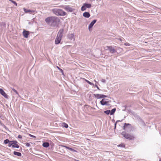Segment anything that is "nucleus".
I'll return each mask as SVG.
<instances>
[{"mask_svg":"<svg viewBox=\"0 0 161 161\" xmlns=\"http://www.w3.org/2000/svg\"><path fill=\"white\" fill-rule=\"evenodd\" d=\"M45 21L48 25L52 27H55L59 23L60 19L56 16H50L47 18Z\"/></svg>","mask_w":161,"mask_h":161,"instance_id":"f257e3e1","label":"nucleus"},{"mask_svg":"<svg viewBox=\"0 0 161 161\" xmlns=\"http://www.w3.org/2000/svg\"><path fill=\"white\" fill-rule=\"evenodd\" d=\"M52 12L57 16H64L66 14V13L61 9L54 8L52 9Z\"/></svg>","mask_w":161,"mask_h":161,"instance_id":"f03ea898","label":"nucleus"},{"mask_svg":"<svg viewBox=\"0 0 161 161\" xmlns=\"http://www.w3.org/2000/svg\"><path fill=\"white\" fill-rule=\"evenodd\" d=\"M121 135L124 136L125 138L129 140H132L134 139V136L127 133L125 131H123L121 133Z\"/></svg>","mask_w":161,"mask_h":161,"instance_id":"7ed1b4c3","label":"nucleus"},{"mask_svg":"<svg viewBox=\"0 0 161 161\" xmlns=\"http://www.w3.org/2000/svg\"><path fill=\"white\" fill-rule=\"evenodd\" d=\"M106 50H108L112 54L116 52V50L112 46H107L105 48Z\"/></svg>","mask_w":161,"mask_h":161,"instance_id":"20e7f679","label":"nucleus"},{"mask_svg":"<svg viewBox=\"0 0 161 161\" xmlns=\"http://www.w3.org/2000/svg\"><path fill=\"white\" fill-rule=\"evenodd\" d=\"M91 5L90 3H84L81 8V10L82 11L85 10L87 8H90L91 7Z\"/></svg>","mask_w":161,"mask_h":161,"instance_id":"39448f33","label":"nucleus"},{"mask_svg":"<svg viewBox=\"0 0 161 161\" xmlns=\"http://www.w3.org/2000/svg\"><path fill=\"white\" fill-rule=\"evenodd\" d=\"M63 8L67 12H72L75 10V9L69 5H65L64 6Z\"/></svg>","mask_w":161,"mask_h":161,"instance_id":"423d86ee","label":"nucleus"},{"mask_svg":"<svg viewBox=\"0 0 161 161\" xmlns=\"http://www.w3.org/2000/svg\"><path fill=\"white\" fill-rule=\"evenodd\" d=\"M67 39L69 40L74 42L75 41V36L74 34H69L67 36Z\"/></svg>","mask_w":161,"mask_h":161,"instance_id":"0eeeda50","label":"nucleus"},{"mask_svg":"<svg viewBox=\"0 0 161 161\" xmlns=\"http://www.w3.org/2000/svg\"><path fill=\"white\" fill-rule=\"evenodd\" d=\"M93 95L97 99H100L106 97H107V96L99 94H94Z\"/></svg>","mask_w":161,"mask_h":161,"instance_id":"6e6552de","label":"nucleus"},{"mask_svg":"<svg viewBox=\"0 0 161 161\" xmlns=\"http://www.w3.org/2000/svg\"><path fill=\"white\" fill-rule=\"evenodd\" d=\"M108 100V99L103 98L100 101V103L102 105H109L108 104V102L107 101Z\"/></svg>","mask_w":161,"mask_h":161,"instance_id":"1a4fd4ad","label":"nucleus"},{"mask_svg":"<svg viewBox=\"0 0 161 161\" xmlns=\"http://www.w3.org/2000/svg\"><path fill=\"white\" fill-rule=\"evenodd\" d=\"M0 93L5 98L8 99L9 96L5 93L4 91L1 88H0Z\"/></svg>","mask_w":161,"mask_h":161,"instance_id":"9d476101","label":"nucleus"},{"mask_svg":"<svg viewBox=\"0 0 161 161\" xmlns=\"http://www.w3.org/2000/svg\"><path fill=\"white\" fill-rule=\"evenodd\" d=\"M63 32H64L63 29L60 30L57 34L56 37L62 38L63 36Z\"/></svg>","mask_w":161,"mask_h":161,"instance_id":"9b49d317","label":"nucleus"},{"mask_svg":"<svg viewBox=\"0 0 161 161\" xmlns=\"http://www.w3.org/2000/svg\"><path fill=\"white\" fill-rule=\"evenodd\" d=\"M29 32L28 31L24 30L23 32V35L24 37L25 38H27L28 37L29 35Z\"/></svg>","mask_w":161,"mask_h":161,"instance_id":"f8f14e48","label":"nucleus"},{"mask_svg":"<svg viewBox=\"0 0 161 161\" xmlns=\"http://www.w3.org/2000/svg\"><path fill=\"white\" fill-rule=\"evenodd\" d=\"M97 20L96 19H94L91 23L88 26V29L89 30H90V28H92L93 27L94 25L97 22Z\"/></svg>","mask_w":161,"mask_h":161,"instance_id":"ddd939ff","label":"nucleus"},{"mask_svg":"<svg viewBox=\"0 0 161 161\" xmlns=\"http://www.w3.org/2000/svg\"><path fill=\"white\" fill-rule=\"evenodd\" d=\"M62 38L56 37L55 41V44L57 45L59 44Z\"/></svg>","mask_w":161,"mask_h":161,"instance_id":"4468645a","label":"nucleus"},{"mask_svg":"<svg viewBox=\"0 0 161 161\" xmlns=\"http://www.w3.org/2000/svg\"><path fill=\"white\" fill-rule=\"evenodd\" d=\"M83 16L86 18H88L90 17V14L89 12H86L83 13Z\"/></svg>","mask_w":161,"mask_h":161,"instance_id":"2eb2a0df","label":"nucleus"},{"mask_svg":"<svg viewBox=\"0 0 161 161\" xmlns=\"http://www.w3.org/2000/svg\"><path fill=\"white\" fill-rule=\"evenodd\" d=\"M128 127L130 128H131L130 125L129 124L125 123L124 124V125L123 126V129L125 130H127V129Z\"/></svg>","mask_w":161,"mask_h":161,"instance_id":"dca6fc26","label":"nucleus"},{"mask_svg":"<svg viewBox=\"0 0 161 161\" xmlns=\"http://www.w3.org/2000/svg\"><path fill=\"white\" fill-rule=\"evenodd\" d=\"M24 11L26 13H34L35 11V10H28V9H27L25 8H24Z\"/></svg>","mask_w":161,"mask_h":161,"instance_id":"f3484780","label":"nucleus"},{"mask_svg":"<svg viewBox=\"0 0 161 161\" xmlns=\"http://www.w3.org/2000/svg\"><path fill=\"white\" fill-rule=\"evenodd\" d=\"M63 146V147H64L65 148H66L67 149H68L69 150H70V151H71L72 152H77V151L76 150H75L72 149V148H70V147H68L67 146Z\"/></svg>","mask_w":161,"mask_h":161,"instance_id":"a211bd4d","label":"nucleus"},{"mask_svg":"<svg viewBox=\"0 0 161 161\" xmlns=\"http://www.w3.org/2000/svg\"><path fill=\"white\" fill-rule=\"evenodd\" d=\"M49 143L47 142H45L42 144V146L45 147H47L49 146Z\"/></svg>","mask_w":161,"mask_h":161,"instance_id":"6ab92c4d","label":"nucleus"},{"mask_svg":"<svg viewBox=\"0 0 161 161\" xmlns=\"http://www.w3.org/2000/svg\"><path fill=\"white\" fill-rule=\"evenodd\" d=\"M14 154L15 155H17L18 156H21V154L20 153L14 151Z\"/></svg>","mask_w":161,"mask_h":161,"instance_id":"aec40b11","label":"nucleus"},{"mask_svg":"<svg viewBox=\"0 0 161 161\" xmlns=\"http://www.w3.org/2000/svg\"><path fill=\"white\" fill-rule=\"evenodd\" d=\"M116 110V109L115 108H114L111 111H110V115H112L113 114L114 112H115V111Z\"/></svg>","mask_w":161,"mask_h":161,"instance_id":"412c9836","label":"nucleus"},{"mask_svg":"<svg viewBox=\"0 0 161 161\" xmlns=\"http://www.w3.org/2000/svg\"><path fill=\"white\" fill-rule=\"evenodd\" d=\"M62 126L65 127V128H67L68 127V124L65 123H63L62 124Z\"/></svg>","mask_w":161,"mask_h":161,"instance_id":"4be33fe9","label":"nucleus"},{"mask_svg":"<svg viewBox=\"0 0 161 161\" xmlns=\"http://www.w3.org/2000/svg\"><path fill=\"white\" fill-rule=\"evenodd\" d=\"M85 81L86 82L88 83L89 85H92V86H94V84L92 83L89 81L87 80L86 79H85Z\"/></svg>","mask_w":161,"mask_h":161,"instance_id":"5701e85b","label":"nucleus"},{"mask_svg":"<svg viewBox=\"0 0 161 161\" xmlns=\"http://www.w3.org/2000/svg\"><path fill=\"white\" fill-rule=\"evenodd\" d=\"M19 146L16 144H14L13 145H12V147H13V148H19Z\"/></svg>","mask_w":161,"mask_h":161,"instance_id":"b1692460","label":"nucleus"},{"mask_svg":"<svg viewBox=\"0 0 161 161\" xmlns=\"http://www.w3.org/2000/svg\"><path fill=\"white\" fill-rule=\"evenodd\" d=\"M12 91H13L16 94L19 96V94L18 92L16 90H15L14 88H12Z\"/></svg>","mask_w":161,"mask_h":161,"instance_id":"393cba45","label":"nucleus"},{"mask_svg":"<svg viewBox=\"0 0 161 161\" xmlns=\"http://www.w3.org/2000/svg\"><path fill=\"white\" fill-rule=\"evenodd\" d=\"M104 113L108 115L109 114H110V110H107L105 111H104Z\"/></svg>","mask_w":161,"mask_h":161,"instance_id":"a878e982","label":"nucleus"},{"mask_svg":"<svg viewBox=\"0 0 161 161\" xmlns=\"http://www.w3.org/2000/svg\"><path fill=\"white\" fill-rule=\"evenodd\" d=\"M9 1L13 3L15 6H17V3L15 1L13 0H9Z\"/></svg>","mask_w":161,"mask_h":161,"instance_id":"bb28decb","label":"nucleus"},{"mask_svg":"<svg viewBox=\"0 0 161 161\" xmlns=\"http://www.w3.org/2000/svg\"><path fill=\"white\" fill-rule=\"evenodd\" d=\"M4 142L5 144H6L8 143L9 142V141L8 139H6L4 140Z\"/></svg>","mask_w":161,"mask_h":161,"instance_id":"cd10ccee","label":"nucleus"},{"mask_svg":"<svg viewBox=\"0 0 161 161\" xmlns=\"http://www.w3.org/2000/svg\"><path fill=\"white\" fill-rule=\"evenodd\" d=\"M57 68H58V69H59V70L61 72V73H62V74H64V73H63V70H62V69H60V68H59L58 66H57Z\"/></svg>","mask_w":161,"mask_h":161,"instance_id":"c85d7f7f","label":"nucleus"},{"mask_svg":"<svg viewBox=\"0 0 161 161\" xmlns=\"http://www.w3.org/2000/svg\"><path fill=\"white\" fill-rule=\"evenodd\" d=\"M12 142V141H9V143H8V146L9 147H10L11 146L12 147V145H13L12 143V142Z\"/></svg>","mask_w":161,"mask_h":161,"instance_id":"c756f323","label":"nucleus"},{"mask_svg":"<svg viewBox=\"0 0 161 161\" xmlns=\"http://www.w3.org/2000/svg\"><path fill=\"white\" fill-rule=\"evenodd\" d=\"M119 147H125V145L123 143H121L119 145Z\"/></svg>","mask_w":161,"mask_h":161,"instance_id":"7c9ffc66","label":"nucleus"},{"mask_svg":"<svg viewBox=\"0 0 161 161\" xmlns=\"http://www.w3.org/2000/svg\"><path fill=\"white\" fill-rule=\"evenodd\" d=\"M13 145L16 144L17 143V142L16 141H12V142Z\"/></svg>","mask_w":161,"mask_h":161,"instance_id":"2f4dec72","label":"nucleus"},{"mask_svg":"<svg viewBox=\"0 0 161 161\" xmlns=\"http://www.w3.org/2000/svg\"><path fill=\"white\" fill-rule=\"evenodd\" d=\"M120 121H121L120 120H117L116 123H115V124H114V129H115L116 128V124L118 122H120Z\"/></svg>","mask_w":161,"mask_h":161,"instance_id":"473e14b6","label":"nucleus"},{"mask_svg":"<svg viewBox=\"0 0 161 161\" xmlns=\"http://www.w3.org/2000/svg\"><path fill=\"white\" fill-rule=\"evenodd\" d=\"M25 145L27 147H29L31 146L30 144L29 143H25Z\"/></svg>","mask_w":161,"mask_h":161,"instance_id":"72a5a7b5","label":"nucleus"},{"mask_svg":"<svg viewBox=\"0 0 161 161\" xmlns=\"http://www.w3.org/2000/svg\"><path fill=\"white\" fill-rule=\"evenodd\" d=\"M95 86V87H97V89L98 90H100V89H99V88L98 87V86H97V85L96 84H95V85H94V86Z\"/></svg>","mask_w":161,"mask_h":161,"instance_id":"f704fd0d","label":"nucleus"},{"mask_svg":"<svg viewBox=\"0 0 161 161\" xmlns=\"http://www.w3.org/2000/svg\"><path fill=\"white\" fill-rule=\"evenodd\" d=\"M29 136L31 137H33V138H36V136H33V135H32L31 134H29Z\"/></svg>","mask_w":161,"mask_h":161,"instance_id":"c9c22d12","label":"nucleus"},{"mask_svg":"<svg viewBox=\"0 0 161 161\" xmlns=\"http://www.w3.org/2000/svg\"><path fill=\"white\" fill-rule=\"evenodd\" d=\"M18 138H19V139H22V136H21L20 135H19L18 136Z\"/></svg>","mask_w":161,"mask_h":161,"instance_id":"e433bc0d","label":"nucleus"},{"mask_svg":"<svg viewBox=\"0 0 161 161\" xmlns=\"http://www.w3.org/2000/svg\"><path fill=\"white\" fill-rule=\"evenodd\" d=\"M124 45L126 46H130V44L129 43H125Z\"/></svg>","mask_w":161,"mask_h":161,"instance_id":"4c0bfd02","label":"nucleus"},{"mask_svg":"<svg viewBox=\"0 0 161 161\" xmlns=\"http://www.w3.org/2000/svg\"><path fill=\"white\" fill-rule=\"evenodd\" d=\"M101 81L103 82V83H105L106 82V80H105L104 79H102V80H101Z\"/></svg>","mask_w":161,"mask_h":161,"instance_id":"58836bf2","label":"nucleus"},{"mask_svg":"<svg viewBox=\"0 0 161 161\" xmlns=\"http://www.w3.org/2000/svg\"><path fill=\"white\" fill-rule=\"evenodd\" d=\"M118 40H119L120 41H122V39L121 38H119L118 39Z\"/></svg>","mask_w":161,"mask_h":161,"instance_id":"ea45409f","label":"nucleus"},{"mask_svg":"<svg viewBox=\"0 0 161 161\" xmlns=\"http://www.w3.org/2000/svg\"><path fill=\"white\" fill-rule=\"evenodd\" d=\"M159 161H161V159H160L159 160Z\"/></svg>","mask_w":161,"mask_h":161,"instance_id":"a19ab883","label":"nucleus"},{"mask_svg":"<svg viewBox=\"0 0 161 161\" xmlns=\"http://www.w3.org/2000/svg\"><path fill=\"white\" fill-rule=\"evenodd\" d=\"M4 26H5V24H4Z\"/></svg>","mask_w":161,"mask_h":161,"instance_id":"79ce46f5","label":"nucleus"},{"mask_svg":"<svg viewBox=\"0 0 161 161\" xmlns=\"http://www.w3.org/2000/svg\"><path fill=\"white\" fill-rule=\"evenodd\" d=\"M94 81H95V82H96V81L95 80H94Z\"/></svg>","mask_w":161,"mask_h":161,"instance_id":"37998d69","label":"nucleus"},{"mask_svg":"<svg viewBox=\"0 0 161 161\" xmlns=\"http://www.w3.org/2000/svg\"><path fill=\"white\" fill-rule=\"evenodd\" d=\"M77 161H79V160H77Z\"/></svg>","mask_w":161,"mask_h":161,"instance_id":"c03bdc74","label":"nucleus"}]
</instances>
